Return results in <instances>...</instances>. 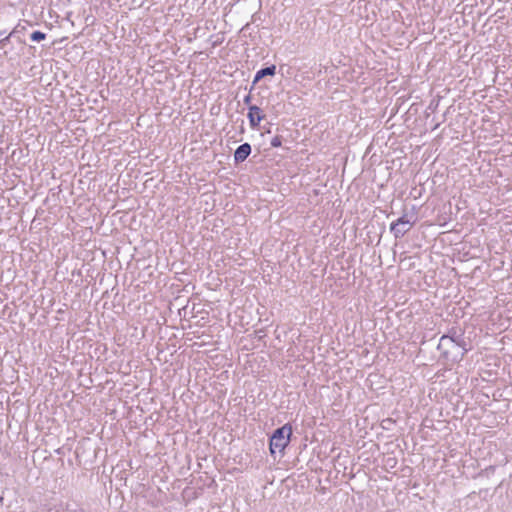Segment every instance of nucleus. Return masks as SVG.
Masks as SVG:
<instances>
[{
    "label": "nucleus",
    "mask_w": 512,
    "mask_h": 512,
    "mask_svg": "<svg viewBox=\"0 0 512 512\" xmlns=\"http://www.w3.org/2000/svg\"><path fill=\"white\" fill-rule=\"evenodd\" d=\"M292 435V427L289 424H285L281 428L274 431L270 439V453L275 455L276 453H283L284 449L290 442Z\"/></svg>",
    "instance_id": "nucleus-1"
},
{
    "label": "nucleus",
    "mask_w": 512,
    "mask_h": 512,
    "mask_svg": "<svg viewBox=\"0 0 512 512\" xmlns=\"http://www.w3.org/2000/svg\"><path fill=\"white\" fill-rule=\"evenodd\" d=\"M438 349L447 357L452 360H457L463 355L464 348H462L455 340L448 336H443L438 344Z\"/></svg>",
    "instance_id": "nucleus-2"
},
{
    "label": "nucleus",
    "mask_w": 512,
    "mask_h": 512,
    "mask_svg": "<svg viewBox=\"0 0 512 512\" xmlns=\"http://www.w3.org/2000/svg\"><path fill=\"white\" fill-rule=\"evenodd\" d=\"M414 224V221L406 215L399 218L395 223L391 224V231L396 237H400L408 232Z\"/></svg>",
    "instance_id": "nucleus-3"
},
{
    "label": "nucleus",
    "mask_w": 512,
    "mask_h": 512,
    "mask_svg": "<svg viewBox=\"0 0 512 512\" xmlns=\"http://www.w3.org/2000/svg\"><path fill=\"white\" fill-rule=\"evenodd\" d=\"M248 119L250 126L254 128L264 119V114L258 106L252 105L249 107Z\"/></svg>",
    "instance_id": "nucleus-4"
},
{
    "label": "nucleus",
    "mask_w": 512,
    "mask_h": 512,
    "mask_svg": "<svg viewBox=\"0 0 512 512\" xmlns=\"http://www.w3.org/2000/svg\"><path fill=\"white\" fill-rule=\"evenodd\" d=\"M250 153L251 146L248 143L242 144L236 149L234 153V159L236 162H242L249 156Z\"/></svg>",
    "instance_id": "nucleus-5"
},
{
    "label": "nucleus",
    "mask_w": 512,
    "mask_h": 512,
    "mask_svg": "<svg viewBox=\"0 0 512 512\" xmlns=\"http://www.w3.org/2000/svg\"><path fill=\"white\" fill-rule=\"evenodd\" d=\"M276 73V66L272 65L270 67H266L264 69L259 70L254 78V83L258 82L261 78L265 76H273Z\"/></svg>",
    "instance_id": "nucleus-6"
},
{
    "label": "nucleus",
    "mask_w": 512,
    "mask_h": 512,
    "mask_svg": "<svg viewBox=\"0 0 512 512\" xmlns=\"http://www.w3.org/2000/svg\"><path fill=\"white\" fill-rule=\"evenodd\" d=\"M45 39V34L40 31H35L31 34V40L39 42L41 40Z\"/></svg>",
    "instance_id": "nucleus-7"
},
{
    "label": "nucleus",
    "mask_w": 512,
    "mask_h": 512,
    "mask_svg": "<svg viewBox=\"0 0 512 512\" xmlns=\"http://www.w3.org/2000/svg\"><path fill=\"white\" fill-rule=\"evenodd\" d=\"M271 144H272V146H274V147H278V146H280L281 142H280L279 138H274V139L272 140Z\"/></svg>",
    "instance_id": "nucleus-8"
},
{
    "label": "nucleus",
    "mask_w": 512,
    "mask_h": 512,
    "mask_svg": "<svg viewBox=\"0 0 512 512\" xmlns=\"http://www.w3.org/2000/svg\"><path fill=\"white\" fill-rule=\"evenodd\" d=\"M2 502H3V497L0 496V505L2 504Z\"/></svg>",
    "instance_id": "nucleus-9"
},
{
    "label": "nucleus",
    "mask_w": 512,
    "mask_h": 512,
    "mask_svg": "<svg viewBox=\"0 0 512 512\" xmlns=\"http://www.w3.org/2000/svg\"><path fill=\"white\" fill-rule=\"evenodd\" d=\"M245 102H246V103H247V102H249V97H246V98H245Z\"/></svg>",
    "instance_id": "nucleus-10"
}]
</instances>
